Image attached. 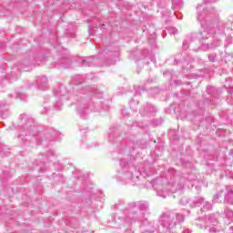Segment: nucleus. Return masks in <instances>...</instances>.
Masks as SVG:
<instances>
[{
    "label": "nucleus",
    "instance_id": "1",
    "mask_svg": "<svg viewBox=\"0 0 233 233\" xmlns=\"http://www.w3.org/2000/svg\"><path fill=\"white\" fill-rule=\"evenodd\" d=\"M197 19L200 23L201 29L198 35L191 34L186 37L183 42L185 50L191 46L195 52L198 50L207 52L221 46L223 39H225V48L232 45L233 15L228 16V21H218L213 27L210 20L214 19V16H207L201 13V7H197Z\"/></svg>",
    "mask_w": 233,
    "mask_h": 233
},
{
    "label": "nucleus",
    "instance_id": "2",
    "mask_svg": "<svg viewBox=\"0 0 233 233\" xmlns=\"http://www.w3.org/2000/svg\"><path fill=\"white\" fill-rule=\"evenodd\" d=\"M121 169L118 173V176L122 181L134 185L139 181L140 177H143L141 173L137 172L136 166L132 163H128L127 159H120Z\"/></svg>",
    "mask_w": 233,
    "mask_h": 233
},
{
    "label": "nucleus",
    "instance_id": "3",
    "mask_svg": "<svg viewBox=\"0 0 233 233\" xmlns=\"http://www.w3.org/2000/svg\"><path fill=\"white\" fill-rule=\"evenodd\" d=\"M194 225L201 230H208V233H219V221L217 214H209L206 218H196Z\"/></svg>",
    "mask_w": 233,
    "mask_h": 233
},
{
    "label": "nucleus",
    "instance_id": "4",
    "mask_svg": "<svg viewBox=\"0 0 233 233\" xmlns=\"http://www.w3.org/2000/svg\"><path fill=\"white\" fill-rule=\"evenodd\" d=\"M168 174L173 176L167 182V188L171 194L177 192V190H183L185 185L188 183V181L185 182V177L177 175V171L174 168H169Z\"/></svg>",
    "mask_w": 233,
    "mask_h": 233
},
{
    "label": "nucleus",
    "instance_id": "5",
    "mask_svg": "<svg viewBox=\"0 0 233 233\" xmlns=\"http://www.w3.org/2000/svg\"><path fill=\"white\" fill-rule=\"evenodd\" d=\"M156 25L147 22V52L154 54L157 51V35H156Z\"/></svg>",
    "mask_w": 233,
    "mask_h": 233
},
{
    "label": "nucleus",
    "instance_id": "6",
    "mask_svg": "<svg viewBox=\"0 0 233 233\" xmlns=\"http://www.w3.org/2000/svg\"><path fill=\"white\" fill-rule=\"evenodd\" d=\"M212 3H218V0H203L202 3L198 4L196 10L198 14V8H201V14L206 15V17H215L216 8L212 6Z\"/></svg>",
    "mask_w": 233,
    "mask_h": 233
},
{
    "label": "nucleus",
    "instance_id": "7",
    "mask_svg": "<svg viewBox=\"0 0 233 233\" xmlns=\"http://www.w3.org/2000/svg\"><path fill=\"white\" fill-rule=\"evenodd\" d=\"M19 119L21 121L22 128L26 130L29 136H35V134H34L35 132V127L32 125L34 123V119L26 114L20 115Z\"/></svg>",
    "mask_w": 233,
    "mask_h": 233
},
{
    "label": "nucleus",
    "instance_id": "8",
    "mask_svg": "<svg viewBox=\"0 0 233 233\" xmlns=\"http://www.w3.org/2000/svg\"><path fill=\"white\" fill-rule=\"evenodd\" d=\"M92 106H94V102H92V99L88 98L86 101L83 102V106L77 107V113L82 117V119H86V116L87 114H90Z\"/></svg>",
    "mask_w": 233,
    "mask_h": 233
},
{
    "label": "nucleus",
    "instance_id": "9",
    "mask_svg": "<svg viewBox=\"0 0 233 233\" xmlns=\"http://www.w3.org/2000/svg\"><path fill=\"white\" fill-rule=\"evenodd\" d=\"M58 136L59 132L56 131L55 129H50L46 136L41 137L42 145H50V141H56Z\"/></svg>",
    "mask_w": 233,
    "mask_h": 233
},
{
    "label": "nucleus",
    "instance_id": "10",
    "mask_svg": "<svg viewBox=\"0 0 233 233\" xmlns=\"http://www.w3.org/2000/svg\"><path fill=\"white\" fill-rule=\"evenodd\" d=\"M227 194L224 196V203H228V205H233V186H229L226 187Z\"/></svg>",
    "mask_w": 233,
    "mask_h": 233
},
{
    "label": "nucleus",
    "instance_id": "11",
    "mask_svg": "<svg viewBox=\"0 0 233 233\" xmlns=\"http://www.w3.org/2000/svg\"><path fill=\"white\" fill-rule=\"evenodd\" d=\"M36 83H38V88L40 90H46L48 88V78L45 76H39Z\"/></svg>",
    "mask_w": 233,
    "mask_h": 233
},
{
    "label": "nucleus",
    "instance_id": "12",
    "mask_svg": "<svg viewBox=\"0 0 233 233\" xmlns=\"http://www.w3.org/2000/svg\"><path fill=\"white\" fill-rule=\"evenodd\" d=\"M84 92L85 94H89V96H94V97H103V94L99 93V91L96 87L87 86L84 89Z\"/></svg>",
    "mask_w": 233,
    "mask_h": 233
},
{
    "label": "nucleus",
    "instance_id": "13",
    "mask_svg": "<svg viewBox=\"0 0 233 233\" xmlns=\"http://www.w3.org/2000/svg\"><path fill=\"white\" fill-rule=\"evenodd\" d=\"M203 203H205V199L202 197H195L190 200L189 207H199L200 205H203Z\"/></svg>",
    "mask_w": 233,
    "mask_h": 233
},
{
    "label": "nucleus",
    "instance_id": "14",
    "mask_svg": "<svg viewBox=\"0 0 233 233\" xmlns=\"http://www.w3.org/2000/svg\"><path fill=\"white\" fill-rule=\"evenodd\" d=\"M159 228V226L156 224V222H147V233H157V229Z\"/></svg>",
    "mask_w": 233,
    "mask_h": 233
},
{
    "label": "nucleus",
    "instance_id": "15",
    "mask_svg": "<svg viewBox=\"0 0 233 233\" xmlns=\"http://www.w3.org/2000/svg\"><path fill=\"white\" fill-rule=\"evenodd\" d=\"M58 65L61 68H70V65H72V60L68 58H62L59 61Z\"/></svg>",
    "mask_w": 233,
    "mask_h": 233
},
{
    "label": "nucleus",
    "instance_id": "16",
    "mask_svg": "<svg viewBox=\"0 0 233 233\" xmlns=\"http://www.w3.org/2000/svg\"><path fill=\"white\" fill-rule=\"evenodd\" d=\"M157 112V108L154 106L152 104H147V116H156V113Z\"/></svg>",
    "mask_w": 233,
    "mask_h": 233
},
{
    "label": "nucleus",
    "instance_id": "17",
    "mask_svg": "<svg viewBox=\"0 0 233 233\" xmlns=\"http://www.w3.org/2000/svg\"><path fill=\"white\" fill-rule=\"evenodd\" d=\"M94 63V58L86 57L81 61L82 66H92Z\"/></svg>",
    "mask_w": 233,
    "mask_h": 233
},
{
    "label": "nucleus",
    "instance_id": "18",
    "mask_svg": "<svg viewBox=\"0 0 233 233\" xmlns=\"http://www.w3.org/2000/svg\"><path fill=\"white\" fill-rule=\"evenodd\" d=\"M212 210V204L210 202H204L203 207L201 208V212H207Z\"/></svg>",
    "mask_w": 233,
    "mask_h": 233
},
{
    "label": "nucleus",
    "instance_id": "19",
    "mask_svg": "<svg viewBox=\"0 0 233 233\" xmlns=\"http://www.w3.org/2000/svg\"><path fill=\"white\" fill-rule=\"evenodd\" d=\"M224 214L226 215V218H228V219L233 221V211L231 209L226 208L224 210Z\"/></svg>",
    "mask_w": 233,
    "mask_h": 233
},
{
    "label": "nucleus",
    "instance_id": "20",
    "mask_svg": "<svg viewBox=\"0 0 233 233\" xmlns=\"http://www.w3.org/2000/svg\"><path fill=\"white\" fill-rule=\"evenodd\" d=\"M172 5H173V6H175V8H181V6H183V1L182 0H173Z\"/></svg>",
    "mask_w": 233,
    "mask_h": 233
},
{
    "label": "nucleus",
    "instance_id": "21",
    "mask_svg": "<svg viewBox=\"0 0 233 233\" xmlns=\"http://www.w3.org/2000/svg\"><path fill=\"white\" fill-rule=\"evenodd\" d=\"M224 194H225V191L220 190L218 193L214 195V197H213L214 201H218V199H221V198H223V196H225Z\"/></svg>",
    "mask_w": 233,
    "mask_h": 233
},
{
    "label": "nucleus",
    "instance_id": "22",
    "mask_svg": "<svg viewBox=\"0 0 233 233\" xmlns=\"http://www.w3.org/2000/svg\"><path fill=\"white\" fill-rule=\"evenodd\" d=\"M190 200L191 199H188L187 197H184L180 199V205H183L184 207L188 204L190 205Z\"/></svg>",
    "mask_w": 233,
    "mask_h": 233
},
{
    "label": "nucleus",
    "instance_id": "23",
    "mask_svg": "<svg viewBox=\"0 0 233 233\" xmlns=\"http://www.w3.org/2000/svg\"><path fill=\"white\" fill-rule=\"evenodd\" d=\"M129 105H130V108H132V110L136 111V106H137L138 105V102L132 99L130 102H129Z\"/></svg>",
    "mask_w": 233,
    "mask_h": 233
},
{
    "label": "nucleus",
    "instance_id": "24",
    "mask_svg": "<svg viewBox=\"0 0 233 233\" xmlns=\"http://www.w3.org/2000/svg\"><path fill=\"white\" fill-rule=\"evenodd\" d=\"M16 98L20 99L21 101H26V95L22 94V93H17Z\"/></svg>",
    "mask_w": 233,
    "mask_h": 233
},
{
    "label": "nucleus",
    "instance_id": "25",
    "mask_svg": "<svg viewBox=\"0 0 233 233\" xmlns=\"http://www.w3.org/2000/svg\"><path fill=\"white\" fill-rule=\"evenodd\" d=\"M208 61H210V63H216L217 61V56L216 54H211L208 56Z\"/></svg>",
    "mask_w": 233,
    "mask_h": 233
},
{
    "label": "nucleus",
    "instance_id": "26",
    "mask_svg": "<svg viewBox=\"0 0 233 233\" xmlns=\"http://www.w3.org/2000/svg\"><path fill=\"white\" fill-rule=\"evenodd\" d=\"M0 117H8V109H5V111H0Z\"/></svg>",
    "mask_w": 233,
    "mask_h": 233
},
{
    "label": "nucleus",
    "instance_id": "27",
    "mask_svg": "<svg viewBox=\"0 0 233 233\" xmlns=\"http://www.w3.org/2000/svg\"><path fill=\"white\" fill-rule=\"evenodd\" d=\"M168 33L171 34L172 35H176L177 34V29L176 27H170L168 29Z\"/></svg>",
    "mask_w": 233,
    "mask_h": 233
},
{
    "label": "nucleus",
    "instance_id": "28",
    "mask_svg": "<svg viewBox=\"0 0 233 233\" xmlns=\"http://www.w3.org/2000/svg\"><path fill=\"white\" fill-rule=\"evenodd\" d=\"M153 123H154V125H156L157 127H159V125H163V119L154 120Z\"/></svg>",
    "mask_w": 233,
    "mask_h": 233
},
{
    "label": "nucleus",
    "instance_id": "29",
    "mask_svg": "<svg viewBox=\"0 0 233 233\" xmlns=\"http://www.w3.org/2000/svg\"><path fill=\"white\" fill-rule=\"evenodd\" d=\"M61 106H63V102H61V100H60L56 105V110H61Z\"/></svg>",
    "mask_w": 233,
    "mask_h": 233
},
{
    "label": "nucleus",
    "instance_id": "30",
    "mask_svg": "<svg viewBox=\"0 0 233 233\" xmlns=\"http://www.w3.org/2000/svg\"><path fill=\"white\" fill-rule=\"evenodd\" d=\"M0 154H3L4 156H10V151H5V148L0 149Z\"/></svg>",
    "mask_w": 233,
    "mask_h": 233
},
{
    "label": "nucleus",
    "instance_id": "31",
    "mask_svg": "<svg viewBox=\"0 0 233 233\" xmlns=\"http://www.w3.org/2000/svg\"><path fill=\"white\" fill-rule=\"evenodd\" d=\"M157 195L160 196V198H163L165 199L167 198V196H168V193L157 192Z\"/></svg>",
    "mask_w": 233,
    "mask_h": 233
},
{
    "label": "nucleus",
    "instance_id": "32",
    "mask_svg": "<svg viewBox=\"0 0 233 233\" xmlns=\"http://www.w3.org/2000/svg\"><path fill=\"white\" fill-rule=\"evenodd\" d=\"M232 57H233L232 54L227 55L226 59H225L226 63H227V61H230L232 59Z\"/></svg>",
    "mask_w": 233,
    "mask_h": 233
},
{
    "label": "nucleus",
    "instance_id": "33",
    "mask_svg": "<svg viewBox=\"0 0 233 233\" xmlns=\"http://www.w3.org/2000/svg\"><path fill=\"white\" fill-rule=\"evenodd\" d=\"M149 59H150L151 63H156V56L150 55Z\"/></svg>",
    "mask_w": 233,
    "mask_h": 233
},
{
    "label": "nucleus",
    "instance_id": "34",
    "mask_svg": "<svg viewBox=\"0 0 233 233\" xmlns=\"http://www.w3.org/2000/svg\"><path fill=\"white\" fill-rule=\"evenodd\" d=\"M46 156V157H50V156H54V151H48Z\"/></svg>",
    "mask_w": 233,
    "mask_h": 233
},
{
    "label": "nucleus",
    "instance_id": "35",
    "mask_svg": "<svg viewBox=\"0 0 233 233\" xmlns=\"http://www.w3.org/2000/svg\"><path fill=\"white\" fill-rule=\"evenodd\" d=\"M140 114H141V116H147V114L145 113V108H143V109L140 110Z\"/></svg>",
    "mask_w": 233,
    "mask_h": 233
},
{
    "label": "nucleus",
    "instance_id": "36",
    "mask_svg": "<svg viewBox=\"0 0 233 233\" xmlns=\"http://www.w3.org/2000/svg\"><path fill=\"white\" fill-rule=\"evenodd\" d=\"M174 83L177 86L182 85L181 81H179V80H175Z\"/></svg>",
    "mask_w": 233,
    "mask_h": 233
},
{
    "label": "nucleus",
    "instance_id": "37",
    "mask_svg": "<svg viewBox=\"0 0 233 233\" xmlns=\"http://www.w3.org/2000/svg\"><path fill=\"white\" fill-rule=\"evenodd\" d=\"M228 233H233V226L228 228Z\"/></svg>",
    "mask_w": 233,
    "mask_h": 233
},
{
    "label": "nucleus",
    "instance_id": "38",
    "mask_svg": "<svg viewBox=\"0 0 233 233\" xmlns=\"http://www.w3.org/2000/svg\"><path fill=\"white\" fill-rule=\"evenodd\" d=\"M182 233H192V230L190 229H184Z\"/></svg>",
    "mask_w": 233,
    "mask_h": 233
},
{
    "label": "nucleus",
    "instance_id": "39",
    "mask_svg": "<svg viewBox=\"0 0 233 233\" xmlns=\"http://www.w3.org/2000/svg\"><path fill=\"white\" fill-rule=\"evenodd\" d=\"M48 112V108L45 107L43 111H41V114H46Z\"/></svg>",
    "mask_w": 233,
    "mask_h": 233
},
{
    "label": "nucleus",
    "instance_id": "40",
    "mask_svg": "<svg viewBox=\"0 0 233 233\" xmlns=\"http://www.w3.org/2000/svg\"><path fill=\"white\" fill-rule=\"evenodd\" d=\"M139 207H140V208H146L145 204H143V203H140Z\"/></svg>",
    "mask_w": 233,
    "mask_h": 233
},
{
    "label": "nucleus",
    "instance_id": "41",
    "mask_svg": "<svg viewBox=\"0 0 233 233\" xmlns=\"http://www.w3.org/2000/svg\"><path fill=\"white\" fill-rule=\"evenodd\" d=\"M151 90H153V92H155L156 94H157V92H158V89L157 88H153V89H151Z\"/></svg>",
    "mask_w": 233,
    "mask_h": 233
},
{
    "label": "nucleus",
    "instance_id": "42",
    "mask_svg": "<svg viewBox=\"0 0 233 233\" xmlns=\"http://www.w3.org/2000/svg\"><path fill=\"white\" fill-rule=\"evenodd\" d=\"M5 106H6V104L5 103H2V105L0 106V108H3Z\"/></svg>",
    "mask_w": 233,
    "mask_h": 233
},
{
    "label": "nucleus",
    "instance_id": "43",
    "mask_svg": "<svg viewBox=\"0 0 233 233\" xmlns=\"http://www.w3.org/2000/svg\"><path fill=\"white\" fill-rule=\"evenodd\" d=\"M174 15H176L177 19H181V16H177V15L176 14V12H174Z\"/></svg>",
    "mask_w": 233,
    "mask_h": 233
},
{
    "label": "nucleus",
    "instance_id": "44",
    "mask_svg": "<svg viewBox=\"0 0 233 233\" xmlns=\"http://www.w3.org/2000/svg\"><path fill=\"white\" fill-rule=\"evenodd\" d=\"M129 207H136V203L130 204Z\"/></svg>",
    "mask_w": 233,
    "mask_h": 233
},
{
    "label": "nucleus",
    "instance_id": "45",
    "mask_svg": "<svg viewBox=\"0 0 233 233\" xmlns=\"http://www.w3.org/2000/svg\"><path fill=\"white\" fill-rule=\"evenodd\" d=\"M167 74H170L168 71H166L165 73H164V76H167Z\"/></svg>",
    "mask_w": 233,
    "mask_h": 233
},
{
    "label": "nucleus",
    "instance_id": "46",
    "mask_svg": "<svg viewBox=\"0 0 233 233\" xmlns=\"http://www.w3.org/2000/svg\"><path fill=\"white\" fill-rule=\"evenodd\" d=\"M137 96H141V92H137Z\"/></svg>",
    "mask_w": 233,
    "mask_h": 233
},
{
    "label": "nucleus",
    "instance_id": "47",
    "mask_svg": "<svg viewBox=\"0 0 233 233\" xmlns=\"http://www.w3.org/2000/svg\"><path fill=\"white\" fill-rule=\"evenodd\" d=\"M191 187H194V182H189Z\"/></svg>",
    "mask_w": 233,
    "mask_h": 233
},
{
    "label": "nucleus",
    "instance_id": "48",
    "mask_svg": "<svg viewBox=\"0 0 233 233\" xmlns=\"http://www.w3.org/2000/svg\"><path fill=\"white\" fill-rule=\"evenodd\" d=\"M111 65H116V60L111 63Z\"/></svg>",
    "mask_w": 233,
    "mask_h": 233
},
{
    "label": "nucleus",
    "instance_id": "49",
    "mask_svg": "<svg viewBox=\"0 0 233 233\" xmlns=\"http://www.w3.org/2000/svg\"><path fill=\"white\" fill-rule=\"evenodd\" d=\"M32 86H34V84H31V86H29V88H32Z\"/></svg>",
    "mask_w": 233,
    "mask_h": 233
},
{
    "label": "nucleus",
    "instance_id": "50",
    "mask_svg": "<svg viewBox=\"0 0 233 233\" xmlns=\"http://www.w3.org/2000/svg\"><path fill=\"white\" fill-rule=\"evenodd\" d=\"M105 26H106V25H105V24H103V25H102V28H105Z\"/></svg>",
    "mask_w": 233,
    "mask_h": 233
},
{
    "label": "nucleus",
    "instance_id": "51",
    "mask_svg": "<svg viewBox=\"0 0 233 233\" xmlns=\"http://www.w3.org/2000/svg\"><path fill=\"white\" fill-rule=\"evenodd\" d=\"M162 16L165 17V13H162Z\"/></svg>",
    "mask_w": 233,
    "mask_h": 233
},
{
    "label": "nucleus",
    "instance_id": "52",
    "mask_svg": "<svg viewBox=\"0 0 233 233\" xmlns=\"http://www.w3.org/2000/svg\"><path fill=\"white\" fill-rule=\"evenodd\" d=\"M163 37H167V34H165V35H163Z\"/></svg>",
    "mask_w": 233,
    "mask_h": 233
},
{
    "label": "nucleus",
    "instance_id": "53",
    "mask_svg": "<svg viewBox=\"0 0 233 233\" xmlns=\"http://www.w3.org/2000/svg\"><path fill=\"white\" fill-rule=\"evenodd\" d=\"M142 91L145 92V88H142Z\"/></svg>",
    "mask_w": 233,
    "mask_h": 233
},
{
    "label": "nucleus",
    "instance_id": "54",
    "mask_svg": "<svg viewBox=\"0 0 233 233\" xmlns=\"http://www.w3.org/2000/svg\"><path fill=\"white\" fill-rule=\"evenodd\" d=\"M230 154H233V150L230 151Z\"/></svg>",
    "mask_w": 233,
    "mask_h": 233
},
{
    "label": "nucleus",
    "instance_id": "55",
    "mask_svg": "<svg viewBox=\"0 0 233 233\" xmlns=\"http://www.w3.org/2000/svg\"><path fill=\"white\" fill-rule=\"evenodd\" d=\"M187 213H188V214H190V211H189V210H187Z\"/></svg>",
    "mask_w": 233,
    "mask_h": 233
}]
</instances>
